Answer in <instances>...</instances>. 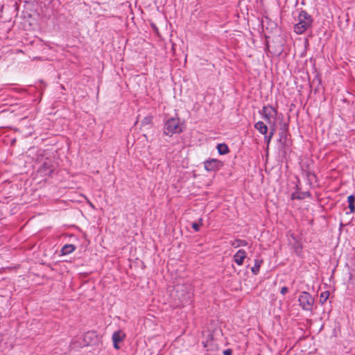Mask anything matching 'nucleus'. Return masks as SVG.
Returning <instances> with one entry per match:
<instances>
[{"mask_svg":"<svg viewBox=\"0 0 355 355\" xmlns=\"http://www.w3.org/2000/svg\"><path fill=\"white\" fill-rule=\"evenodd\" d=\"M313 23V19L305 10H302L299 13L298 22L294 26V31L298 34L304 33Z\"/></svg>","mask_w":355,"mask_h":355,"instance_id":"f257e3e1","label":"nucleus"},{"mask_svg":"<svg viewBox=\"0 0 355 355\" xmlns=\"http://www.w3.org/2000/svg\"><path fill=\"white\" fill-rule=\"evenodd\" d=\"M182 132V128L180 125V119L178 117H171L167 119L164 123V134L171 137L174 134Z\"/></svg>","mask_w":355,"mask_h":355,"instance_id":"f03ea898","label":"nucleus"},{"mask_svg":"<svg viewBox=\"0 0 355 355\" xmlns=\"http://www.w3.org/2000/svg\"><path fill=\"white\" fill-rule=\"evenodd\" d=\"M298 302L302 310L312 311L315 300L309 293L306 291L302 292L298 297Z\"/></svg>","mask_w":355,"mask_h":355,"instance_id":"7ed1b4c3","label":"nucleus"},{"mask_svg":"<svg viewBox=\"0 0 355 355\" xmlns=\"http://www.w3.org/2000/svg\"><path fill=\"white\" fill-rule=\"evenodd\" d=\"M277 114V110L271 105L263 106L262 108L263 118L269 125H271L273 121L275 122Z\"/></svg>","mask_w":355,"mask_h":355,"instance_id":"20e7f679","label":"nucleus"},{"mask_svg":"<svg viewBox=\"0 0 355 355\" xmlns=\"http://www.w3.org/2000/svg\"><path fill=\"white\" fill-rule=\"evenodd\" d=\"M185 289L182 290V293L179 295L180 301V306H185L186 304H191L192 302L193 293L191 288L189 286H185Z\"/></svg>","mask_w":355,"mask_h":355,"instance_id":"39448f33","label":"nucleus"},{"mask_svg":"<svg viewBox=\"0 0 355 355\" xmlns=\"http://www.w3.org/2000/svg\"><path fill=\"white\" fill-rule=\"evenodd\" d=\"M222 162L217 159H209L204 162V167L207 171H217L222 166Z\"/></svg>","mask_w":355,"mask_h":355,"instance_id":"423d86ee","label":"nucleus"},{"mask_svg":"<svg viewBox=\"0 0 355 355\" xmlns=\"http://www.w3.org/2000/svg\"><path fill=\"white\" fill-rule=\"evenodd\" d=\"M54 171V166L49 159H46L39 168L40 173L43 176H50Z\"/></svg>","mask_w":355,"mask_h":355,"instance_id":"0eeeda50","label":"nucleus"},{"mask_svg":"<svg viewBox=\"0 0 355 355\" xmlns=\"http://www.w3.org/2000/svg\"><path fill=\"white\" fill-rule=\"evenodd\" d=\"M247 257V253L246 252L243 250H239L236 254L234 255L233 259L234 261L238 265V266H242L243 264V261Z\"/></svg>","mask_w":355,"mask_h":355,"instance_id":"6e6552de","label":"nucleus"},{"mask_svg":"<svg viewBox=\"0 0 355 355\" xmlns=\"http://www.w3.org/2000/svg\"><path fill=\"white\" fill-rule=\"evenodd\" d=\"M276 130V123L275 121L272 122L271 125H270V132L269 134H266L264 135V142L268 146L270 143V141L275 132Z\"/></svg>","mask_w":355,"mask_h":355,"instance_id":"1a4fd4ad","label":"nucleus"},{"mask_svg":"<svg viewBox=\"0 0 355 355\" xmlns=\"http://www.w3.org/2000/svg\"><path fill=\"white\" fill-rule=\"evenodd\" d=\"M254 128L261 135H266L268 132V126L261 121H259L254 124Z\"/></svg>","mask_w":355,"mask_h":355,"instance_id":"9d476101","label":"nucleus"},{"mask_svg":"<svg viewBox=\"0 0 355 355\" xmlns=\"http://www.w3.org/2000/svg\"><path fill=\"white\" fill-rule=\"evenodd\" d=\"M230 244L232 247L237 248L239 247H245L248 245L247 241L244 239H236L230 241Z\"/></svg>","mask_w":355,"mask_h":355,"instance_id":"9b49d317","label":"nucleus"},{"mask_svg":"<svg viewBox=\"0 0 355 355\" xmlns=\"http://www.w3.org/2000/svg\"><path fill=\"white\" fill-rule=\"evenodd\" d=\"M76 246L73 244H66L61 249L62 255H67L72 253L76 250Z\"/></svg>","mask_w":355,"mask_h":355,"instance_id":"f8f14e48","label":"nucleus"},{"mask_svg":"<svg viewBox=\"0 0 355 355\" xmlns=\"http://www.w3.org/2000/svg\"><path fill=\"white\" fill-rule=\"evenodd\" d=\"M125 334L121 331H114L112 334V341L113 343H120L125 338Z\"/></svg>","mask_w":355,"mask_h":355,"instance_id":"ddd939ff","label":"nucleus"},{"mask_svg":"<svg viewBox=\"0 0 355 355\" xmlns=\"http://www.w3.org/2000/svg\"><path fill=\"white\" fill-rule=\"evenodd\" d=\"M309 195L310 194L309 192H296V193H293L291 195V200H295V199L302 200V199L305 198L306 197L309 196Z\"/></svg>","mask_w":355,"mask_h":355,"instance_id":"4468645a","label":"nucleus"},{"mask_svg":"<svg viewBox=\"0 0 355 355\" xmlns=\"http://www.w3.org/2000/svg\"><path fill=\"white\" fill-rule=\"evenodd\" d=\"M262 260L255 259L254 265L251 268V271L254 275H257L259 272L261 265L262 264Z\"/></svg>","mask_w":355,"mask_h":355,"instance_id":"2eb2a0df","label":"nucleus"},{"mask_svg":"<svg viewBox=\"0 0 355 355\" xmlns=\"http://www.w3.org/2000/svg\"><path fill=\"white\" fill-rule=\"evenodd\" d=\"M217 150L220 155H225L229 153V148L225 144H218Z\"/></svg>","mask_w":355,"mask_h":355,"instance_id":"dca6fc26","label":"nucleus"},{"mask_svg":"<svg viewBox=\"0 0 355 355\" xmlns=\"http://www.w3.org/2000/svg\"><path fill=\"white\" fill-rule=\"evenodd\" d=\"M347 202L349 204V209L350 210V212L351 213L354 212V211H355V205H354L355 197H354V195L349 196L347 198Z\"/></svg>","mask_w":355,"mask_h":355,"instance_id":"f3484780","label":"nucleus"},{"mask_svg":"<svg viewBox=\"0 0 355 355\" xmlns=\"http://www.w3.org/2000/svg\"><path fill=\"white\" fill-rule=\"evenodd\" d=\"M329 297V291H324L320 293V302L323 304L326 302L327 299Z\"/></svg>","mask_w":355,"mask_h":355,"instance_id":"a211bd4d","label":"nucleus"},{"mask_svg":"<svg viewBox=\"0 0 355 355\" xmlns=\"http://www.w3.org/2000/svg\"><path fill=\"white\" fill-rule=\"evenodd\" d=\"M153 116L151 115L146 116L141 121L142 125H149L152 123Z\"/></svg>","mask_w":355,"mask_h":355,"instance_id":"6ab92c4d","label":"nucleus"},{"mask_svg":"<svg viewBox=\"0 0 355 355\" xmlns=\"http://www.w3.org/2000/svg\"><path fill=\"white\" fill-rule=\"evenodd\" d=\"M192 228L196 231V232H198L199 230H200V226L198 223H193L192 224Z\"/></svg>","mask_w":355,"mask_h":355,"instance_id":"aec40b11","label":"nucleus"},{"mask_svg":"<svg viewBox=\"0 0 355 355\" xmlns=\"http://www.w3.org/2000/svg\"><path fill=\"white\" fill-rule=\"evenodd\" d=\"M288 289L286 286H283L280 290V293L282 295H285L288 292Z\"/></svg>","mask_w":355,"mask_h":355,"instance_id":"412c9836","label":"nucleus"},{"mask_svg":"<svg viewBox=\"0 0 355 355\" xmlns=\"http://www.w3.org/2000/svg\"><path fill=\"white\" fill-rule=\"evenodd\" d=\"M224 355H232V350L230 349H225L223 352Z\"/></svg>","mask_w":355,"mask_h":355,"instance_id":"4be33fe9","label":"nucleus"},{"mask_svg":"<svg viewBox=\"0 0 355 355\" xmlns=\"http://www.w3.org/2000/svg\"><path fill=\"white\" fill-rule=\"evenodd\" d=\"M94 334L93 332H87L85 336V339H87L88 338H90L92 336H93Z\"/></svg>","mask_w":355,"mask_h":355,"instance_id":"5701e85b","label":"nucleus"},{"mask_svg":"<svg viewBox=\"0 0 355 355\" xmlns=\"http://www.w3.org/2000/svg\"><path fill=\"white\" fill-rule=\"evenodd\" d=\"M306 175H307V177H308L309 179H311V177H314V176H315L313 173H311V172H309H309H307Z\"/></svg>","mask_w":355,"mask_h":355,"instance_id":"b1692460","label":"nucleus"},{"mask_svg":"<svg viewBox=\"0 0 355 355\" xmlns=\"http://www.w3.org/2000/svg\"><path fill=\"white\" fill-rule=\"evenodd\" d=\"M119 343H113V345H114V347L115 349H119Z\"/></svg>","mask_w":355,"mask_h":355,"instance_id":"393cba45","label":"nucleus"},{"mask_svg":"<svg viewBox=\"0 0 355 355\" xmlns=\"http://www.w3.org/2000/svg\"><path fill=\"white\" fill-rule=\"evenodd\" d=\"M152 28H153V30L155 31H158V28H157V26L155 25V24H152Z\"/></svg>","mask_w":355,"mask_h":355,"instance_id":"a878e982","label":"nucleus"}]
</instances>
